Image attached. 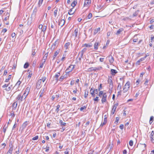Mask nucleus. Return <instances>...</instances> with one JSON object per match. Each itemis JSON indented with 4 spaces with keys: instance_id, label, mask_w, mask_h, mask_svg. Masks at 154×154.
<instances>
[{
    "instance_id": "nucleus-3",
    "label": "nucleus",
    "mask_w": 154,
    "mask_h": 154,
    "mask_svg": "<svg viewBox=\"0 0 154 154\" xmlns=\"http://www.w3.org/2000/svg\"><path fill=\"white\" fill-rule=\"evenodd\" d=\"M79 29H76L74 32L73 33L72 35V38H79V33H78Z\"/></svg>"
},
{
    "instance_id": "nucleus-42",
    "label": "nucleus",
    "mask_w": 154,
    "mask_h": 154,
    "mask_svg": "<svg viewBox=\"0 0 154 154\" xmlns=\"http://www.w3.org/2000/svg\"><path fill=\"white\" fill-rule=\"evenodd\" d=\"M46 78L45 77H42V79H40L39 80H41V82L42 81L44 82L46 80Z\"/></svg>"
},
{
    "instance_id": "nucleus-13",
    "label": "nucleus",
    "mask_w": 154,
    "mask_h": 154,
    "mask_svg": "<svg viewBox=\"0 0 154 154\" xmlns=\"http://www.w3.org/2000/svg\"><path fill=\"white\" fill-rule=\"evenodd\" d=\"M45 91V88H44L43 89V90H41L40 91L39 93V97H42L43 96Z\"/></svg>"
},
{
    "instance_id": "nucleus-57",
    "label": "nucleus",
    "mask_w": 154,
    "mask_h": 154,
    "mask_svg": "<svg viewBox=\"0 0 154 154\" xmlns=\"http://www.w3.org/2000/svg\"><path fill=\"white\" fill-rule=\"evenodd\" d=\"M92 15L91 13H90L88 16V19H90L92 17Z\"/></svg>"
},
{
    "instance_id": "nucleus-16",
    "label": "nucleus",
    "mask_w": 154,
    "mask_h": 154,
    "mask_svg": "<svg viewBox=\"0 0 154 154\" xmlns=\"http://www.w3.org/2000/svg\"><path fill=\"white\" fill-rule=\"evenodd\" d=\"M93 44L91 43L88 44H84L83 45V46H85L86 47H90L92 46Z\"/></svg>"
},
{
    "instance_id": "nucleus-9",
    "label": "nucleus",
    "mask_w": 154,
    "mask_h": 154,
    "mask_svg": "<svg viewBox=\"0 0 154 154\" xmlns=\"http://www.w3.org/2000/svg\"><path fill=\"white\" fill-rule=\"evenodd\" d=\"M42 83L41 80H39L37 82L36 88H37L39 89L41 87V83Z\"/></svg>"
},
{
    "instance_id": "nucleus-37",
    "label": "nucleus",
    "mask_w": 154,
    "mask_h": 154,
    "mask_svg": "<svg viewBox=\"0 0 154 154\" xmlns=\"http://www.w3.org/2000/svg\"><path fill=\"white\" fill-rule=\"evenodd\" d=\"M153 116H152L150 117L149 122L150 124H151L153 122Z\"/></svg>"
},
{
    "instance_id": "nucleus-1",
    "label": "nucleus",
    "mask_w": 154,
    "mask_h": 154,
    "mask_svg": "<svg viewBox=\"0 0 154 154\" xmlns=\"http://www.w3.org/2000/svg\"><path fill=\"white\" fill-rule=\"evenodd\" d=\"M98 96L100 97H102L101 102L102 103H103L106 102L107 97L106 93H104L103 91H100L99 92Z\"/></svg>"
},
{
    "instance_id": "nucleus-33",
    "label": "nucleus",
    "mask_w": 154,
    "mask_h": 154,
    "mask_svg": "<svg viewBox=\"0 0 154 154\" xmlns=\"http://www.w3.org/2000/svg\"><path fill=\"white\" fill-rule=\"evenodd\" d=\"M11 75H9L8 76V78L6 79L5 80V82H8L9 80L11 79Z\"/></svg>"
},
{
    "instance_id": "nucleus-28",
    "label": "nucleus",
    "mask_w": 154,
    "mask_h": 154,
    "mask_svg": "<svg viewBox=\"0 0 154 154\" xmlns=\"http://www.w3.org/2000/svg\"><path fill=\"white\" fill-rule=\"evenodd\" d=\"M99 44L98 42H96L95 43L94 45V49L95 50H97L98 48V45Z\"/></svg>"
},
{
    "instance_id": "nucleus-59",
    "label": "nucleus",
    "mask_w": 154,
    "mask_h": 154,
    "mask_svg": "<svg viewBox=\"0 0 154 154\" xmlns=\"http://www.w3.org/2000/svg\"><path fill=\"white\" fill-rule=\"evenodd\" d=\"M69 149L67 148L66 149V151L64 152L65 154H69Z\"/></svg>"
},
{
    "instance_id": "nucleus-40",
    "label": "nucleus",
    "mask_w": 154,
    "mask_h": 154,
    "mask_svg": "<svg viewBox=\"0 0 154 154\" xmlns=\"http://www.w3.org/2000/svg\"><path fill=\"white\" fill-rule=\"evenodd\" d=\"M70 44V43L69 42H68L65 44L64 46L66 49H67L68 46Z\"/></svg>"
},
{
    "instance_id": "nucleus-39",
    "label": "nucleus",
    "mask_w": 154,
    "mask_h": 154,
    "mask_svg": "<svg viewBox=\"0 0 154 154\" xmlns=\"http://www.w3.org/2000/svg\"><path fill=\"white\" fill-rule=\"evenodd\" d=\"M10 83L9 82L8 83V84H5L4 85L2 86V87L3 88H7L10 85Z\"/></svg>"
},
{
    "instance_id": "nucleus-23",
    "label": "nucleus",
    "mask_w": 154,
    "mask_h": 154,
    "mask_svg": "<svg viewBox=\"0 0 154 154\" xmlns=\"http://www.w3.org/2000/svg\"><path fill=\"white\" fill-rule=\"evenodd\" d=\"M17 105V102H14L13 104V109H15L16 108Z\"/></svg>"
},
{
    "instance_id": "nucleus-6",
    "label": "nucleus",
    "mask_w": 154,
    "mask_h": 154,
    "mask_svg": "<svg viewBox=\"0 0 154 154\" xmlns=\"http://www.w3.org/2000/svg\"><path fill=\"white\" fill-rule=\"evenodd\" d=\"M84 7H88L91 3V0H84Z\"/></svg>"
},
{
    "instance_id": "nucleus-20",
    "label": "nucleus",
    "mask_w": 154,
    "mask_h": 154,
    "mask_svg": "<svg viewBox=\"0 0 154 154\" xmlns=\"http://www.w3.org/2000/svg\"><path fill=\"white\" fill-rule=\"evenodd\" d=\"M60 52L59 50H57L54 53V54L53 56V60L54 59L57 55L59 54Z\"/></svg>"
},
{
    "instance_id": "nucleus-31",
    "label": "nucleus",
    "mask_w": 154,
    "mask_h": 154,
    "mask_svg": "<svg viewBox=\"0 0 154 154\" xmlns=\"http://www.w3.org/2000/svg\"><path fill=\"white\" fill-rule=\"evenodd\" d=\"M8 127V125H5L3 128V132L5 133L6 132V129Z\"/></svg>"
},
{
    "instance_id": "nucleus-45",
    "label": "nucleus",
    "mask_w": 154,
    "mask_h": 154,
    "mask_svg": "<svg viewBox=\"0 0 154 154\" xmlns=\"http://www.w3.org/2000/svg\"><path fill=\"white\" fill-rule=\"evenodd\" d=\"M46 26H44L43 27L42 29V31L44 33V32L46 31Z\"/></svg>"
},
{
    "instance_id": "nucleus-14",
    "label": "nucleus",
    "mask_w": 154,
    "mask_h": 154,
    "mask_svg": "<svg viewBox=\"0 0 154 154\" xmlns=\"http://www.w3.org/2000/svg\"><path fill=\"white\" fill-rule=\"evenodd\" d=\"M13 145H11L10 148L7 153V154H11L13 150Z\"/></svg>"
},
{
    "instance_id": "nucleus-12",
    "label": "nucleus",
    "mask_w": 154,
    "mask_h": 154,
    "mask_svg": "<svg viewBox=\"0 0 154 154\" xmlns=\"http://www.w3.org/2000/svg\"><path fill=\"white\" fill-rule=\"evenodd\" d=\"M65 23V20L64 19L61 20L59 22V25L60 26H62L64 25Z\"/></svg>"
},
{
    "instance_id": "nucleus-50",
    "label": "nucleus",
    "mask_w": 154,
    "mask_h": 154,
    "mask_svg": "<svg viewBox=\"0 0 154 154\" xmlns=\"http://www.w3.org/2000/svg\"><path fill=\"white\" fill-rule=\"evenodd\" d=\"M64 76H61L59 79V81L62 82L64 79Z\"/></svg>"
},
{
    "instance_id": "nucleus-52",
    "label": "nucleus",
    "mask_w": 154,
    "mask_h": 154,
    "mask_svg": "<svg viewBox=\"0 0 154 154\" xmlns=\"http://www.w3.org/2000/svg\"><path fill=\"white\" fill-rule=\"evenodd\" d=\"M110 42V41L109 40H108L106 42V45L105 46H104L103 47V48H106V46H107L109 44Z\"/></svg>"
},
{
    "instance_id": "nucleus-29",
    "label": "nucleus",
    "mask_w": 154,
    "mask_h": 154,
    "mask_svg": "<svg viewBox=\"0 0 154 154\" xmlns=\"http://www.w3.org/2000/svg\"><path fill=\"white\" fill-rule=\"evenodd\" d=\"M141 147H142V149L143 150H144V149H146V145L145 144H140Z\"/></svg>"
},
{
    "instance_id": "nucleus-18",
    "label": "nucleus",
    "mask_w": 154,
    "mask_h": 154,
    "mask_svg": "<svg viewBox=\"0 0 154 154\" xmlns=\"http://www.w3.org/2000/svg\"><path fill=\"white\" fill-rule=\"evenodd\" d=\"M90 92L92 96L93 97H94L95 96L94 89H93L92 88L90 90Z\"/></svg>"
},
{
    "instance_id": "nucleus-58",
    "label": "nucleus",
    "mask_w": 154,
    "mask_h": 154,
    "mask_svg": "<svg viewBox=\"0 0 154 154\" xmlns=\"http://www.w3.org/2000/svg\"><path fill=\"white\" fill-rule=\"evenodd\" d=\"M133 142L132 140H130L129 142V144L131 146H132L133 145Z\"/></svg>"
},
{
    "instance_id": "nucleus-32",
    "label": "nucleus",
    "mask_w": 154,
    "mask_h": 154,
    "mask_svg": "<svg viewBox=\"0 0 154 154\" xmlns=\"http://www.w3.org/2000/svg\"><path fill=\"white\" fill-rule=\"evenodd\" d=\"M43 0H39V2L38 3V7H40L42 5Z\"/></svg>"
},
{
    "instance_id": "nucleus-46",
    "label": "nucleus",
    "mask_w": 154,
    "mask_h": 154,
    "mask_svg": "<svg viewBox=\"0 0 154 154\" xmlns=\"http://www.w3.org/2000/svg\"><path fill=\"white\" fill-rule=\"evenodd\" d=\"M87 108V106H85L83 107L80 108V109L81 111H82L84 109H85Z\"/></svg>"
},
{
    "instance_id": "nucleus-53",
    "label": "nucleus",
    "mask_w": 154,
    "mask_h": 154,
    "mask_svg": "<svg viewBox=\"0 0 154 154\" xmlns=\"http://www.w3.org/2000/svg\"><path fill=\"white\" fill-rule=\"evenodd\" d=\"M146 58V56L144 57H143L141 58L139 60V61L141 62L144 60Z\"/></svg>"
},
{
    "instance_id": "nucleus-8",
    "label": "nucleus",
    "mask_w": 154,
    "mask_h": 154,
    "mask_svg": "<svg viewBox=\"0 0 154 154\" xmlns=\"http://www.w3.org/2000/svg\"><path fill=\"white\" fill-rule=\"evenodd\" d=\"M107 58H108V60L110 64H112L114 61L113 57L111 55H110Z\"/></svg>"
},
{
    "instance_id": "nucleus-41",
    "label": "nucleus",
    "mask_w": 154,
    "mask_h": 154,
    "mask_svg": "<svg viewBox=\"0 0 154 154\" xmlns=\"http://www.w3.org/2000/svg\"><path fill=\"white\" fill-rule=\"evenodd\" d=\"M21 82L19 80L17 82V83H16L15 86H18V87L21 84Z\"/></svg>"
},
{
    "instance_id": "nucleus-19",
    "label": "nucleus",
    "mask_w": 154,
    "mask_h": 154,
    "mask_svg": "<svg viewBox=\"0 0 154 154\" xmlns=\"http://www.w3.org/2000/svg\"><path fill=\"white\" fill-rule=\"evenodd\" d=\"M154 134V131H152L151 132V141L153 143H154V140L153 138V135Z\"/></svg>"
},
{
    "instance_id": "nucleus-26",
    "label": "nucleus",
    "mask_w": 154,
    "mask_h": 154,
    "mask_svg": "<svg viewBox=\"0 0 154 154\" xmlns=\"http://www.w3.org/2000/svg\"><path fill=\"white\" fill-rule=\"evenodd\" d=\"M100 29L99 27L95 29L94 30V34H97L98 32L100 31Z\"/></svg>"
},
{
    "instance_id": "nucleus-44",
    "label": "nucleus",
    "mask_w": 154,
    "mask_h": 154,
    "mask_svg": "<svg viewBox=\"0 0 154 154\" xmlns=\"http://www.w3.org/2000/svg\"><path fill=\"white\" fill-rule=\"evenodd\" d=\"M12 86V85H11L8 87V88H5V89L7 91H9L11 89Z\"/></svg>"
},
{
    "instance_id": "nucleus-34",
    "label": "nucleus",
    "mask_w": 154,
    "mask_h": 154,
    "mask_svg": "<svg viewBox=\"0 0 154 154\" xmlns=\"http://www.w3.org/2000/svg\"><path fill=\"white\" fill-rule=\"evenodd\" d=\"M74 13V11H72V9H71L69 10V12H68V14L69 15H72Z\"/></svg>"
},
{
    "instance_id": "nucleus-55",
    "label": "nucleus",
    "mask_w": 154,
    "mask_h": 154,
    "mask_svg": "<svg viewBox=\"0 0 154 154\" xmlns=\"http://www.w3.org/2000/svg\"><path fill=\"white\" fill-rule=\"evenodd\" d=\"M108 82L110 86L111 85H112V81L111 79H109L108 80Z\"/></svg>"
},
{
    "instance_id": "nucleus-48",
    "label": "nucleus",
    "mask_w": 154,
    "mask_h": 154,
    "mask_svg": "<svg viewBox=\"0 0 154 154\" xmlns=\"http://www.w3.org/2000/svg\"><path fill=\"white\" fill-rule=\"evenodd\" d=\"M112 145H113L112 143H110V142L109 144V146H108V148L111 149L112 147Z\"/></svg>"
},
{
    "instance_id": "nucleus-61",
    "label": "nucleus",
    "mask_w": 154,
    "mask_h": 154,
    "mask_svg": "<svg viewBox=\"0 0 154 154\" xmlns=\"http://www.w3.org/2000/svg\"><path fill=\"white\" fill-rule=\"evenodd\" d=\"M93 100L94 101H96L98 102L99 100L98 97H96L94 98V99Z\"/></svg>"
},
{
    "instance_id": "nucleus-30",
    "label": "nucleus",
    "mask_w": 154,
    "mask_h": 154,
    "mask_svg": "<svg viewBox=\"0 0 154 154\" xmlns=\"http://www.w3.org/2000/svg\"><path fill=\"white\" fill-rule=\"evenodd\" d=\"M45 62L44 61H42V62L40 63V66H39V68H42L43 67V65L45 63Z\"/></svg>"
},
{
    "instance_id": "nucleus-64",
    "label": "nucleus",
    "mask_w": 154,
    "mask_h": 154,
    "mask_svg": "<svg viewBox=\"0 0 154 154\" xmlns=\"http://www.w3.org/2000/svg\"><path fill=\"white\" fill-rule=\"evenodd\" d=\"M65 55L63 54V57H62V58L61 59V60L62 61H63L65 60Z\"/></svg>"
},
{
    "instance_id": "nucleus-15",
    "label": "nucleus",
    "mask_w": 154,
    "mask_h": 154,
    "mask_svg": "<svg viewBox=\"0 0 154 154\" xmlns=\"http://www.w3.org/2000/svg\"><path fill=\"white\" fill-rule=\"evenodd\" d=\"M31 87L30 85H29L26 88L24 92L28 94L29 92Z\"/></svg>"
},
{
    "instance_id": "nucleus-43",
    "label": "nucleus",
    "mask_w": 154,
    "mask_h": 154,
    "mask_svg": "<svg viewBox=\"0 0 154 154\" xmlns=\"http://www.w3.org/2000/svg\"><path fill=\"white\" fill-rule=\"evenodd\" d=\"M77 4V2L75 1H73L71 4V6L73 7H75Z\"/></svg>"
},
{
    "instance_id": "nucleus-5",
    "label": "nucleus",
    "mask_w": 154,
    "mask_h": 154,
    "mask_svg": "<svg viewBox=\"0 0 154 154\" xmlns=\"http://www.w3.org/2000/svg\"><path fill=\"white\" fill-rule=\"evenodd\" d=\"M118 106V103L115 104L112 106V108L111 112V114L113 115L115 112L116 111V108Z\"/></svg>"
},
{
    "instance_id": "nucleus-36",
    "label": "nucleus",
    "mask_w": 154,
    "mask_h": 154,
    "mask_svg": "<svg viewBox=\"0 0 154 154\" xmlns=\"http://www.w3.org/2000/svg\"><path fill=\"white\" fill-rule=\"evenodd\" d=\"M29 66V64L28 63H26L24 65V68L25 69L27 68Z\"/></svg>"
},
{
    "instance_id": "nucleus-17",
    "label": "nucleus",
    "mask_w": 154,
    "mask_h": 154,
    "mask_svg": "<svg viewBox=\"0 0 154 154\" xmlns=\"http://www.w3.org/2000/svg\"><path fill=\"white\" fill-rule=\"evenodd\" d=\"M16 99L18 100H20L21 101H22L23 100V98H22V96L20 94H19L18 95Z\"/></svg>"
},
{
    "instance_id": "nucleus-51",
    "label": "nucleus",
    "mask_w": 154,
    "mask_h": 154,
    "mask_svg": "<svg viewBox=\"0 0 154 154\" xmlns=\"http://www.w3.org/2000/svg\"><path fill=\"white\" fill-rule=\"evenodd\" d=\"M88 91H86L85 92V95H84V97H85V98H86L88 95Z\"/></svg>"
},
{
    "instance_id": "nucleus-27",
    "label": "nucleus",
    "mask_w": 154,
    "mask_h": 154,
    "mask_svg": "<svg viewBox=\"0 0 154 154\" xmlns=\"http://www.w3.org/2000/svg\"><path fill=\"white\" fill-rule=\"evenodd\" d=\"M28 94H27L24 92L22 96V98H23V99H25Z\"/></svg>"
},
{
    "instance_id": "nucleus-38",
    "label": "nucleus",
    "mask_w": 154,
    "mask_h": 154,
    "mask_svg": "<svg viewBox=\"0 0 154 154\" xmlns=\"http://www.w3.org/2000/svg\"><path fill=\"white\" fill-rule=\"evenodd\" d=\"M59 123L61 125L65 126L66 125V123L63 122V121L61 120L60 121Z\"/></svg>"
},
{
    "instance_id": "nucleus-54",
    "label": "nucleus",
    "mask_w": 154,
    "mask_h": 154,
    "mask_svg": "<svg viewBox=\"0 0 154 154\" xmlns=\"http://www.w3.org/2000/svg\"><path fill=\"white\" fill-rule=\"evenodd\" d=\"M60 106L59 105H57V109H56V111L57 112H58L59 111V108L60 107Z\"/></svg>"
},
{
    "instance_id": "nucleus-4",
    "label": "nucleus",
    "mask_w": 154,
    "mask_h": 154,
    "mask_svg": "<svg viewBox=\"0 0 154 154\" xmlns=\"http://www.w3.org/2000/svg\"><path fill=\"white\" fill-rule=\"evenodd\" d=\"M75 68V65H70L66 69V73H69L70 72L72 71Z\"/></svg>"
},
{
    "instance_id": "nucleus-63",
    "label": "nucleus",
    "mask_w": 154,
    "mask_h": 154,
    "mask_svg": "<svg viewBox=\"0 0 154 154\" xmlns=\"http://www.w3.org/2000/svg\"><path fill=\"white\" fill-rule=\"evenodd\" d=\"M102 84H100V86L98 87V91H100V89H102Z\"/></svg>"
},
{
    "instance_id": "nucleus-10",
    "label": "nucleus",
    "mask_w": 154,
    "mask_h": 154,
    "mask_svg": "<svg viewBox=\"0 0 154 154\" xmlns=\"http://www.w3.org/2000/svg\"><path fill=\"white\" fill-rule=\"evenodd\" d=\"M130 83L129 81H128L125 85L124 88L127 89L128 90L130 87Z\"/></svg>"
},
{
    "instance_id": "nucleus-24",
    "label": "nucleus",
    "mask_w": 154,
    "mask_h": 154,
    "mask_svg": "<svg viewBox=\"0 0 154 154\" xmlns=\"http://www.w3.org/2000/svg\"><path fill=\"white\" fill-rule=\"evenodd\" d=\"M86 48H84L81 52H80L79 54H80L81 55V57H82L83 56V54L86 51Z\"/></svg>"
},
{
    "instance_id": "nucleus-56",
    "label": "nucleus",
    "mask_w": 154,
    "mask_h": 154,
    "mask_svg": "<svg viewBox=\"0 0 154 154\" xmlns=\"http://www.w3.org/2000/svg\"><path fill=\"white\" fill-rule=\"evenodd\" d=\"M38 136L37 135V136H36L35 137H33L32 138V140H37L38 139Z\"/></svg>"
},
{
    "instance_id": "nucleus-2",
    "label": "nucleus",
    "mask_w": 154,
    "mask_h": 154,
    "mask_svg": "<svg viewBox=\"0 0 154 154\" xmlns=\"http://www.w3.org/2000/svg\"><path fill=\"white\" fill-rule=\"evenodd\" d=\"M102 69V67L101 66H99L98 67H91L88 68L87 69V71L91 72L92 71H97L100 70Z\"/></svg>"
},
{
    "instance_id": "nucleus-21",
    "label": "nucleus",
    "mask_w": 154,
    "mask_h": 154,
    "mask_svg": "<svg viewBox=\"0 0 154 154\" xmlns=\"http://www.w3.org/2000/svg\"><path fill=\"white\" fill-rule=\"evenodd\" d=\"M107 122V119L106 118H105L104 119V121L100 125V126L103 127L104 125H105Z\"/></svg>"
},
{
    "instance_id": "nucleus-62",
    "label": "nucleus",
    "mask_w": 154,
    "mask_h": 154,
    "mask_svg": "<svg viewBox=\"0 0 154 154\" xmlns=\"http://www.w3.org/2000/svg\"><path fill=\"white\" fill-rule=\"evenodd\" d=\"M121 87L122 85H121V83H118L117 88H119L120 89L121 88Z\"/></svg>"
},
{
    "instance_id": "nucleus-22",
    "label": "nucleus",
    "mask_w": 154,
    "mask_h": 154,
    "mask_svg": "<svg viewBox=\"0 0 154 154\" xmlns=\"http://www.w3.org/2000/svg\"><path fill=\"white\" fill-rule=\"evenodd\" d=\"M124 30V29L122 28H121L119 29L117 32L116 34L117 35H119L121 33V32Z\"/></svg>"
},
{
    "instance_id": "nucleus-35",
    "label": "nucleus",
    "mask_w": 154,
    "mask_h": 154,
    "mask_svg": "<svg viewBox=\"0 0 154 154\" xmlns=\"http://www.w3.org/2000/svg\"><path fill=\"white\" fill-rule=\"evenodd\" d=\"M27 125V122H24L22 125V127L23 128H25Z\"/></svg>"
},
{
    "instance_id": "nucleus-7",
    "label": "nucleus",
    "mask_w": 154,
    "mask_h": 154,
    "mask_svg": "<svg viewBox=\"0 0 154 154\" xmlns=\"http://www.w3.org/2000/svg\"><path fill=\"white\" fill-rule=\"evenodd\" d=\"M27 72L28 73V75L27 76V79L29 80H30L33 75V72L30 70L28 69L27 71Z\"/></svg>"
},
{
    "instance_id": "nucleus-47",
    "label": "nucleus",
    "mask_w": 154,
    "mask_h": 154,
    "mask_svg": "<svg viewBox=\"0 0 154 154\" xmlns=\"http://www.w3.org/2000/svg\"><path fill=\"white\" fill-rule=\"evenodd\" d=\"M11 118H12V119H13L14 118L15 116V115L14 113V112H13V111H12L11 112Z\"/></svg>"
},
{
    "instance_id": "nucleus-60",
    "label": "nucleus",
    "mask_w": 154,
    "mask_h": 154,
    "mask_svg": "<svg viewBox=\"0 0 154 154\" xmlns=\"http://www.w3.org/2000/svg\"><path fill=\"white\" fill-rule=\"evenodd\" d=\"M9 18V16H7V17H5L4 20V22H5V21H7L8 20Z\"/></svg>"
},
{
    "instance_id": "nucleus-25",
    "label": "nucleus",
    "mask_w": 154,
    "mask_h": 154,
    "mask_svg": "<svg viewBox=\"0 0 154 154\" xmlns=\"http://www.w3.org/2000/svg\"><path fill=\"white\" fill-rule=\"evenodd\" d=\"M111 74L112 75H115L117 72L116 70L112 69L111 70Z\"/></svg>"
},
{
    "instance_id": "nucleus-49",
    "label": "nucleus",
    "mask_w": 154,
    "mask_h": 154,
    "mask_svg": "<svg viewBox=\"0 0 154 154\" xmlns=\"http://www.w3.org/2000/svg\"><path fill=\"white\" fill-rule=\"evenodd\" d=\"M119 120V117H116V121L115 122V124H117Z\"/></svg>"
},
{
    "instance_id": "nucleus-11",
    "label": "nucleus",
    "mask_w": 154,
    "mask_h": 154,
    "mask_svg": "<svg viewBox=\"0 0 154 154\" xmlns=\"http://www.w3.org/2000/svg\"><path fill=\"white\" fill-rule=\"evenodd\" d=\"M60 75V72H58L54 76V78L55 79V80L56 82H57L58 81V77Z\"/></svg>"
}]
</instances>
